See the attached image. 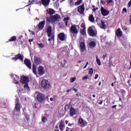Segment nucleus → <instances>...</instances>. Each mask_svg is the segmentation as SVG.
<instances>
[{"instance_id": "obj_1", "label": "nucleus", "mask_w": 131, "mask_h": 131, "mask_svg": "<svg viewBox=\"0 0 131 131\" xmlns=\"http://www.w3.org/2000/svg\"><path fill=\"white\" fill-rule=\"evenodd\" d=\"M52 27L51 26H49L47 29V33L48 38V41H49L50 43L52 44V41H53V46L54 45L55 42V33L52 32Z\"/></svg>"}, {"instance_id": "obj_2", "label": "nucleus", "mask_w": 131, "mask_h": 131, "mask_svg": "<svg viewBox=\"0 0 131 131\" xmlns=\"http://www.w3.org/2000/svg\"><path fill=\"white\" fill-rule=\"evenodd\" d=\"M41 86L44 91H49L50 88H51L50 81L45 79L42 80L41 81Z\"/></svg>"}, {"instance_id": "obj_3", "label": "nucleus", "mask_w": 131, "mask_h": 131, "mask_svg": "<svg viewBox=\"0 0 131 131\" xmlns=\"http://www.w3.org/2000/svg\"><path fill=\"white\" fill-rule=\"evenodd\" d=\"M36 99L38 103H44L46 101L45 96L43 94L36 92L35 93Z\"/></svg>"}, {"instance_id": "obj_4", "label": "nucleus", "mask_w": 131, "mask_h": 131, "mask_svg": "<svg viewBox=\"0 0 131 131\" xmlns=\"http://www.w3.org/2000/svg\"><path fill=\"white\" fill-rule=\"evenodd\" d=\"M88 33L90 36H96L97 35V32L94 30V28L92 27H90L88 29Z\"/></svg>"}, {"instance_id": "obj_5", "label": "nucleus", "mask_w": 131, "mask_h": 131, "mask_svg": "<svg viewBox=\"0 0 131 131\" xmlns=\"http://www.w3.org/2000/svg\"><path fill=\"white\" fill-rule=\"evenodd\" d=\"M34 63L36 66L42 64V59L38 56H34Z\"/></svg>"}, {"instance_id": "obj_6", "label": "nucleus", "mask_w": 131, "mask_h": 131, "mask_svg": "<svg viewBox=\"0 0 131 131\" xmlns=\"http://www.w3.org/2000/svg\"><path fill=\"white\" fill-rule=\"evenodd\" d=\"M20 82L23 84H25V83H28L29 82V77L23 75L20 77Z\"/></svg>"}, {"instance_id": "obj_7", "label": "nucleus", "mask_w": 131, "mask_h": 131, "mask_svg": "<svg viewBox=\"0 0 131 131\" xmlns=\"http://www.w3.org/2000/svg\"><path fill=\"white\" fill-rule=\"evenodd\" d=\"M57 37L61 41H65V40L67 39V37L64 33H60L58 34Z\"/></svg>"}, {"instance_id": "obj_8", "label": "nucleus", "mask_w": 131, "mask_h": 131, "mask_svg": "<svg viewBox=\"0 0 131 131\" xmlns=\"http://www.w3.org/2000/svg\"><path fill=\"white\" fill-rule=\"evenodd\" d=\"M37 73L40 76H41V75H43V74L46 73V70L45 69V68L42 66L38 67L37 68Z\"/></svg>"}, {"instance_id": "obj_9", "label": "nucleus", "mask_w": 131, "mask_h": 131, "mask_svg": "<svg viewBox=\"0 0 131 131\" xmlns=\"http://www.w3.org/2000/svg\"><path fill=\"white\" fill-rule=\"evenodd\" d=\"M70 31L71 33L77 34V33H78V30H77V28H76V25H72L70 29Z\"/></svg>"}, {"instance_id": "obj_10", "label": "nucleus", "mask_w": 131, "mask_h": 131, "mask_svg": "<svg viewBox=\"0 0 131 131\" xmlns=\"http://www.w3.org/2000/svg\"><path fill=\"white\" fill-rule=\"evenodd\" d=\"M78 124L81 126V127H84V126H86L88 123L82 118H79Z\"/></svg>"}, {"instance_id": "obj_11", "label": "nucleus", "mask_w": 131, "mask_h": 131, "mask_svg": "<svg viewBox=\"0 0 131 131\" xmlns=\"http://www.w3.org/2000/svg\"><path fill=\"white\" fill-rule=\"evenodd\" d=\"M64 120H61L59 124V128L60 131L64 130L65 128V124H64ZM59 129H55L54 131H60Z\"/></svg>"}, {"instance_id": "obj_12", "label": "nucleus", "mask_w": 131, "mask_h": 131, "mask_svg": "<svg viewBox=\"0 0 131 131\" xmlns=\"http://www.w3.org/2000/svg\"><path fill=\"white\" fill-rule=\"evenodd\" d=\"M84 4H82L77 8V11L80 14H84Z\"/></svg>"}, {"instance_id": "obj_13", "label": "nucleus", "mask_w": 131, "mask_h": 131, "mask_svg": "<svg viewBox=\"0 0 131 131\" xmlns=\"http://www.w3.org/2000/svg\"><path fill=\"white\" fill-rule=\"evenodd\" d=\"M24 57L20 54H18L16 55L15 57H12L11 59L14 61H17V60H20V61H23Z\"/></svg>"}, {"instance_id": "obj_14", "label": "nucleus", "mask_w": 131, "mask_h": 131, "mask_svg": "<svg viewBox=\"0 0 131 131\" xmlns=\"http://www.w3.org/2000/svg\"><path fill=\"white\" fill-rule=\"evenodd\" d=\"M24 64L29 68V69H31V61L29 60L28 58H26L24 60Z\"/></svg>"}, {"instance_id": "obj_15", "label": "nucleus", "mask_w": 131, "mask_h": 131, "mask_svg": "<svg viewBox=\"0 0 131 131\" xmlns=\"http://www.w3.org/2000/svg\"><path fill=\"white\" fill-rule=\"evenodd\" d=\"M101 12L102 16H107L109 14V11L107 9H105L103 7H101Z\"/></svg>"}, {"instance_id": "obj_16", "label": "nucleus", "mask_w": 131, "mask_h": 131, "mask_svg": "<svg viewBox=\"0 0 131 131\" xmlns=\"http://www.w3.org/2000/svg\"><path fill=\"white\" fill-rule=\"evenodd\" d=\"M16 101L17 103L15 104V110H16L17 112H19V111H20V110H21V104H20L18 99H16Z\"/></svg>"}, {"instance_id": "obj_17", "label": "nucleus", "mask_w": 131, "mask_h": 131, "mask_svg": "<svg viewBox=\"0 0 131 131\" xmlns=\"http://www.w3.org/2000/svg\"><path fill=\"white\" fill-rule=\"evenodd\" d=\"M76 110L74 107H71L70 109V115L71 117H73L74 115H76Z\"/></svg>"}, {"instance_id": "obj_18", "label": "nucleus", "mask_w": 131, "mask_h": 131, "mask_svg": "<svg viewBox=\"0 0 131 131\" xmlns=\"http://www.w3.org/2000/svg\"><path fill=\"white\" fill-rule=\"evenodd\" d=\"M116 36H117V37H121L123 35V33L120 28H118L115 33Z\"/></svg>"}, {"instance_id": "obj_19", "label": "nucleus", "mask_w": 131, "mask_h": 131, "mask_svg": "<svg viewBox=\"0 0 131 131\" xmlns=\"http://www.w3.org/2000/svg\"><path fill=\"white\" fill-rule=\"evenodd\" d=\"M45 24H46L45 20L39 23V24L38 25V29H40V30H41V29H42L43 27H45Z\"/></svg>"}, {"instance_id": "obj_20", "label": "nucleus", "mask_w": 131, "mask_h": 131, "mask_svg": "<svg viewBox=\"0 0 131 131\" xmlns=\"http://www.w3.org/2000/svg\"><path fill=\"white\" fill-rule=\"evenodd\" d=\"M80 51L81 53H83L85 51V43L84 42H81L80 44Z\"/></svg>"}, {"instance_id": "obj_21", "label": "nucleus", "mask_w": 131, "mask_h": 131, "mask_svg": "<svg viewBox=\"0 0 131 131\" xmlns=\"http://www.w3.org/2000/svg\"><path fill=\"white\" fill-rule=\"evenodd\" d=\"M51 0H41V3L43 6L47 7L50 5V2Z\"/></svg>"}, {"instance_id": "obj_22", "label": "nucleus", "mask_w": 131, "mask_h": 131, "mask_svg": "<svg viewBox=\"0 0 131 131\" xmlns=\"http://www.w3.org/2000/svg\"><path fill=\"white\" fill-rule=\"evenodd\" d=\"M51 18L52 19V22L53 23H55V22H56V21L59 20V15L55 14L53 16H51Z\"/></svg>"}, {"instance_id": "obj_23", "label": "nucleus", "mask_w": 131, "mask_h": 131, "mask_svg": "<svg viewBox=\"0 0 131 131\" xmlns=\"http://www.w3.org/2000/svg\"><path fill=\"white\" fill-rule=\"evenodd\" d=\"M47 12L48 14H50V16H52V15H54V14H55V10L51 8L48 9Z\"/></svg>"}, {"instance_id": "obj_24", "label": "nucleus", "mask_w": 131, "mask_h": 131, "mask_svg": "<svg viewBox=\"0 0 131 131\" xmlns=\"http://www.w3.org/2000/svg\"><path fill=\"white\" fill-rule=\"evenodd\" d=\"M81 27L83 29L80 30V33H81V34H82V35H85V34H86V33L85 32V26H82V25H81Z\"/></svg>"}, {"instance_id": "obj_25", "label": "nucleus", "mask_w": 131, "mask_h": 131, "mask_svg": "<svg viewBox=\"0 0 131 131\" xmlns=\"http://www.w3.org/2000/svg\"><path fill=\"white\" fill-rule=\"evenodd\" d=\"M15 84H18L19 83V80H20V77L19 76L15 75V77L14 78Z\"/></svg>"}, {"instance_id": "obj_26", "label": "nucleus", "mask_w": 131, "mask_h": 131, "mask_svg": "<svg viewBox=\"0 0 131 131\" xmlns=\"http://www.w3.org/2000/svg\"><path fill=\"white\" fill-rule=\"evenodd\" d=\"M36 68H37L36 66L34 64H33L32 71L34 74H35V75H37V72L36 71Z\"/></svg>"}, {"instance_id": "obj_27", "label": "nucleus", "mask_w": 131, "mask_h": 131, "mask_svg": "<svg viewBox=\"0 0 131 131\" xmlns=\"http://www.w3.org/2000/svg\"><path fill=\"white\" fill-rule=\"evenodd\" d=\"M46 23H53V19L52 18V16H48L46 17Z\"/></svg>"}, {"instance_id": "obj_28", "label": "nucleus", "mask_w": 131, "mask_h": 131, "mask_svg": "<svg viewBox=\"0 0 131 131\" xmlns=\"http://www.w3.org/2000/svg\"><path fill=\"white\" fill-rule=\"evenodd\" d=\"M69 20H70V17L69 16L64 18L63 22H64L66 26H68V21H69Z\"/></svg>"}, {"instance_id": "obj_29", "label": "nucleus", "mask_w": 131, "mask_h": 131, "mask_svg": "<svg viewBox=\"0 0 131 131\" xmlns=\"http://www.w3.org/2000/svg\"><path fill=\"white\" fill-rule=\"evenodd\" d=\"M89 20L90 22H92V23H94V22H95V17L93 14H91L89 16Z\"/></svg>"}, {"instance_id": "obj_30", "label": "nucleus", "mask_w": 131, "mask_h": 131, "mask_svg": "<svg viewBox=\"0 0 131 131\" xmlns=\"http://www.w3.org/2000/svg\"><path fill=\"white\" fill-rule=\"evenodd\" d=\"M16 40H17V36H13L12 37H10V38L9 39L7 42H9V41L10 42L16 41Z\"/></svg>"}, {"instance_id": "obj_31", "label": "nucleus", "mask_w": 131, "mask_h": 131, "mask_svg": "<svg viewBox=\"0 0 131 131\" xmlns=\"http://www.w3.org/2000/svg\"><path fill=\"white\" fill-rule=\"evenodd\" d=\"M89 45L90 48H95V47L96 46V42H95L94 41H91L90 42H89Z\"/></svg>"}, {"instance_id": "obj_32", "label": "nucleus", "mask_w": 131, "mask_h": 131, "mask_svg": "<svg viewBox=\"0 0 131 131\" xmlns=\"http://www.w3.org/2000/svg\"><path fill=\"white\" fill-rule=\"evenodd\" d=\"M100 22L101 23L100 26V28H102V29H106V25H105V23H104L103 20H100Z\"/></svg>"}, {"instance_id": "obj_33", "label": "nucleus", "mask_w": 131, "mask_h": 131, "mask_svg": "<svg viewBox=\"0 0 131 131\" xmlns=\"http://www.w3.org/2000/svg\"><path fill=\"white\" fill-rule=\"evenodd\" d=\"M93 73H94V70L93 68L89 69V72L88 73L89 75H93Z\"/></svg>"}, {"instance_id": "obj_34", "label": "nucleus", "mask_w": 131, "mask_h": 131, "mask_svg": "<svg viewBox=\"0 0 131 131\" xmlns=\"http://www.w3.org/2000/svg\"><path fill=\"white\" fill-rule=\"evenodd\" d=\"M96 62L99 66H101V60H100V59L98 58V56H96Z\"/></svg>"}, {"instance_id": "obj_35", "label": "nucleus", "mask_w": 131, "mask_h": 131, "mask_svg": "<svg viewBox=\"0 0 131 131\" xmlns=\"http://www.w3.org/2000/svg\"><path fill=\"white\" fill-rule=\"evenodd\" d=\"M24 116H25V117L26 120H27V121H29V120L30 119V117L29 116V115H28V114H26L24 115Z\"/></svg>"}, {"instance_id": "obj_36", "label": "nucleus", "mask_w": 131, "mask_h": 131, "mask_svg": "<svg viewBox=\"0 0 131 131\" xmlns=\"http://www.w3.org/2000/svg\"><path fill=\"white\" fill-rule=\"evenodd\" d=\"M81 3H82V0H78V1L75 2V5L76 6H79V5L81 4Z\"/></svg>"}, {"instance_id": "obj_37", "label": "nucleus", "mask_w": 131, "mask_h": 131, "mask_svg": "<svg viewBox=\"0 0 131 131\" xmlns=\"http://www.w3.org/2000/svg\"><path fill=\"white\" fill-rule=\"evenodd\" d=\"M24 88L25 90H27V91H28V90H29V86L28 85V83H25Z\"/></svg>"}, {"instance_id": "obj_38", "label": "nucleus", "mask_w": 131, "mask_h": 131, "mask_svg": "<svg viewBox=\"0 0 131 131\" xmlns=\"http://www.w3.org/2000/svg\"><path fill=\"white\" fill-rule=\"evenodd\" d=\"M48 121V119H47V117H43L42 118V122H46Z\"/></svg>"}, {"instance_id": "obj_39", "label": "nucleus", "mask_w": 131, "mask_h": 131, "mask_svg": "<svg viewBox=\"0 0 131 131\" xmlns=\"http://www.w3.org/2000/svg\"><path fill=\"white\" fill-rule=\"evenodd\" d=\"M76 80V77H74L70 79V82H74L75 80Z\"/></svg>"}, {"instance_id": "obj_40", "label": "nucleus", "mask_w": 131, "mask_h": 131, "mask_svg": "<svg viewBox=\"0 0 131 131\" xmlns=\"http://www.w3.org/2000/svg\"><path fill=\"white\" fill-rule=\"evenodd\" d=\"M37 45L40 48H45V45L42 43H37Z\"/></svg>"}, {"instance_id": "obj_41", "label": "nucleus", "mask_w": 131, "mask_h": 131, "mask_svg": "<svg viewBox=\"0 0 131 131\" xmlns=\"http://www.w3.org/2000/svg\"><path fill=\"white\" fill-rule=\"evenodd\" d=\"M85 79H89V76L86 75L82 77V80H85Z\"/></svg>"}, {"instance_id": "obj_42", "label": "nucleus", "mask_w": 131, "mask_h": 131, "mask_svg": "<svg viewBox=\"0 0 131 131\" xmlns=\"http://www.w3.org/2000/svg\"><path fill=\"white\" fill-rule=\"evenodd\" d=\"M70 108V106L69 105V104H66L64 106V110H68Z\"/></svg>"}, {"instance_id": "obj_43", "label": "nucleus", "mask_w": 131, "mask_h": 131, "mask_svg": "<svg viewBox=\"0 0 131 131\" xmlns=\"http://www.w3.org/2000/svg\"><path fill=\"white\" fill-rule=\"evenodd\" d=\"M101 21H102V20H101L100 19V18L99 17H97L96 19V22H97V23H98V24H99V22H101Z\"/></svg>"}, {"instance_id": "obj_44", "label": "nucleus", "mask_w": 131, "mask_h": 131, "mask_svg": "<svg viewBox=\"0 0 131 131\" xmlns=\"http://www.w3.org/2000/svg\"><path fill=\"white\" fill-rule=\"evenodd\" d=\"M35 0H32V2H31L30 0L29 1V3H30V4H29V6H30V5H33V4H34V1Z\"/></svg>"}, {"instance_id": "obj_45", "label": "nucleus", "mask_w": 131, "mask_h": 131, "mask_svg": "<svg viewBox=\"0 0 131 131\" xmlns=\"http://www.w3.org/2000/svg\"><path fill=\"white\" fill-rule=\"evenodd\" d=\"M98 103L99 105H102V104H103V100L101 99V100H98Z\"/></svg>"}, {"instance_id": "obj_46", "label": "nucleus", "mask_w": 131, "mask_h": 131, "mask_svg": "<svg viewBox=\"0 0 131 131\" xmlns=\"http://www.w3.org/2000/svg\"><path fill=\"white\" fill-rule=\"evenodd\" d=\"M70 4L71 6H73V5H74V2H73V0H70Z\"/></svg>"}, {"instance_id": "obj_47", "label": "nucleus", "mask_w": 131, "mask_h": 131, "mask_svg": "<svg viewBox=\"0 0 131 131\" xmlns=\"http://www.w3.org/2000/svg\"><path fill=\"white\" fill-rule=\"evenodd\" d=\"M128 8H130L131 6V0L128 2L127 4Z\"/></svg>"}, {"instance_id": "obj_48", "label": "nucleus", "mask_w": 131, "mask_h": 131, "mask_svg": "<svg viewBox=\"0 0 131 131\" xmlns=\"http://www.w3.org/2000/svg\"><path fill=\"white\" fill-rule=\"evenodd\" d=\"M107 57V53H105L104 55H103L102 58L103 60H105V58Z\"/></svg>"}, {"instance_id": "obj_49", "label": "nucleus", "mask_w": 131, "mask_h": 131, "mask_svg": "<svg viewBox=\"0 0 131 131\" xmlns=\"http://www.w3.org/2000/svg\"><path fill=\"white\" fill-rule=\"evenodd\" d=\"M66 64H67V61L66 60H64L63 67H65V65H66Z\"/></svg>"}, {"instance_id": "obj_50", "label": "nucleus", "mask_w": 131, "mask_h": 131, "mask_svg": "<svg viewBox=\"0 0 131 131\" xmlns=\"http://www.w3.org/2000/svg\"><path fill=\"white\" fill-rule=\"evenodd\" d=\"M122 29H123V30H124L125 31H126V30H127V28L125 26L123 27Z\"/></svg>"}, {"instance_id": "obj_51", "label": "nucleus", "mask_w": 131, "mask_h": 131, "mask_svg": "<svg viewBox=\"0 0 131 131\" xmlns=\"http://www.w3.org/2000/svg\"><path fill=\"white\" fill-rule=\"evenodd\" d=\"M88 65H89V62H87L86 63V64H85V66H84L83 69H85V68H86Z\"/></svg>"}, {"instance_id": "obj_52", "label": "nucleus", "mask_w": 131, "mask_h": 131, "mask_svg": "<svg viewBox=\"0 0 131 131\" xmlns=\"http://www.w3.org/2000/svg\"><path fill=\"white\" fill-rule=\"evenodd\" d=\"M99 77V75L98 74H95V76L94 77V79H97Z\"/></svg>"}, {"instance_id": "obj_53", "label": "nucleus", "mask_w": 131, "mask_h": 131, "mask_svg": "<svg viewBox=\"0 0 131 131\" xmlns=\"http://www.w3.org/2000/svg\"><path fill=\"white\" fill-rule=\"evenodd\" d=\"M123 12H125V13H126L127 12V11L126 10V8H124L123 9Z\"/></svg>"}, {"instance_id": "obj_54", "label": "nucleus", "mask_w": 131, "mask_h": 131, "mask_svg": "<svg viewBox=\"0 0 131 131\" xmlns=\"http://www.w3.org/2000/svg\"><path fill=\"white\" fill-rule=\"evenodd\" d=\"M69 126H72V125H74V123H69L68 124Z\"/></svg>"}, {"instance_id": "obj_55", "label": "nucleus", "mask_w": 131, "mask_h": 131, "mask_svg": "<svg viewBox=\"0 0 131 131\" xmlns=\"http://www.w3.org/2000/svg\"><path fill=\"white\" fill-rule=\"evenodd\" d=\"M29 41L30 43H31V41H33V39H30L29 40Z\"/></svg>"}, {"instance_id": "obj_56", "label": "nucleus", "mask_w": 131, "mask_h": 131, "mask_svg": "<svg viewBox=\"0 0 131 131\" xmlns=\"http://www.w3.org/2000/svg\"><path fill=\"white\" fill-rule=\"evenodd\" d=\"M73 91H74V92H75V93H77V91H78L77 89H74Z\"/></svg>"}, {"instance_id": "obj_57", "label": "nucleus", "mask_w": 131, "mask_h": 131, "mask_svg": "<svg viewBox=\"0 0 131 131\" xmlns=\"http://www.w3.org/2000/svg\"><path fill=\"white\" fill-rule=\"evenodd\" d=\"M71 90H72V89L68 90L67 91V93H69V92H71Z\"/></svg>"}, {"instance_id": "obj_58", "label": "nucleus", "mask_w": 131, "mask_h": 131, "mask_svg": "<svg viewBox=\"0 0 131 131\" xmlns=\"http://www.w3.org/2000/svg\"><path fill=\"white\" fill-rule=\"evenodd\" d=\"M117 106V105H113L112 108H116Z\"/></svg>"}, {"instance_id": "obj_59", "label": "nucleus", "mask_w": 131, "mask_h": 131, "mask_svg": "<svg viewBox=\"0 0 131 131\" xmlns=\"http://www.w3.org/2000/svg\"><path fill=\"white\" fill-rule=\"evenodd\" d=\"M50 100L51 102H53V101H54V98L51 97V98H50Z\"/></svg>"}, {"instance_id": "obj_60", "label": "nucleus", "mask_w": 131, "mask_h": 131, "mask_svg": "<svg viewBox=\"0 0 131 131\" xmlns=\"http://www.w3.org/2000/svg\"><path fill=\"white\" fill-rule=\"evenodd\" d=\"M96 10H97V9H96V8H93V9H92V11H93V12H96Z\"/></svg>"}, {"instance_id": "obj_61", "label": "nucleus", "mask_w": 131, "mask_h": 131, "mask_svg": "<svg viewBox=\"0 0 131 131\" xmlns=\"http://www.w3.org/2000/svg\"><path fill=\"white\" fill-rule=\"evenodd\" d=\"M31 34H32V35H35V33H34V32L33 31L31 32Z\"/></svg>"}, {"instance_id": "obj_62", "label": "nucleus", "mask_w": 131, "mask_h": 131, "mask_svg": "<svg viewBox=\"0 0 131 131\" xmlns=\"http://www.w3.org/2000/svg\"><path fill=\"white\" fill-rule=\"evenodd\" d=\"M107 3H113V1L109 0V1H107Z\"/></svg>"}, {"instance_id": "obj_63", "label": "nucleus", "mask_w": 131, "mask_h": 131, "mask_svg": "<svg viewBox=\"0 0 131 131\" xmlns=\"http://www.w3.org/2000/svg\"><path fill=\"white\" fill-rule=\"evenodd\" d=\"M68 122H69V121L68 120L65 121L66 124H68Z\"/></svg>"}, {"instance_id": "obj_64", "label": "nucleus", "mask_w": 131, "mask_h": 131, "mask_svg": "<svg viewBox=\"0 0 131 131\" xmlns=\"http://www.w3.org/2000/svg\"><path fill=\"white\" fill-rule=\"evenodd\" d=\"M129 23L131 24V15H130Z\"/></svg>"}]
</instances>
